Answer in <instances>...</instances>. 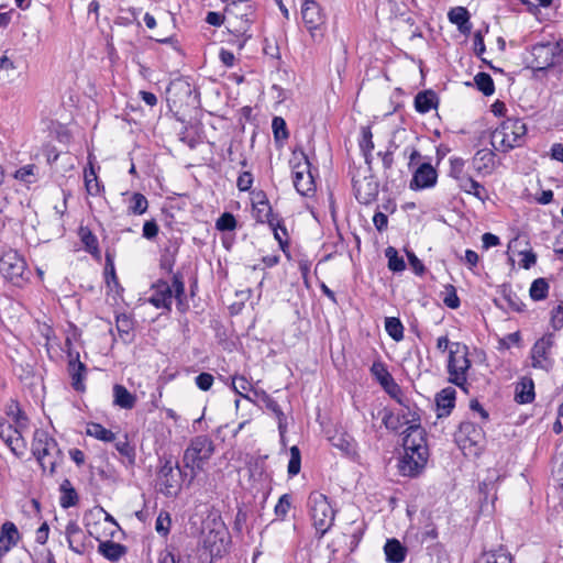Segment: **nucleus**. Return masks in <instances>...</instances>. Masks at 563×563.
<instances>
[{"mask_svg":"<svg viewBox=\"0 0 563 563\" xmlns=\"http://www.w3.org/2000/svg\"><path fill=\"white\" fill-rule=\"evenodd\" d=\"M231 537L221 519H211L205 522L201 532L199 559L202 563H212L216 559L228 553Z\"/></svg>","mask_w":563,"mask_h":563,"instance_id":"nucleus-1","label":"nucleus"},{"mask_svg":"<svg viewBox=\"0 0 563 563\" xmlns=\"http://www.w3.org/2000/svg\"><path fill=\"white\" fill-rule=\"evenodd\" d=\"M253 15V7L247 0L232 1L225 7L222 19L228 31L236 37L234 43L239 49H242L251 37L249 31Z\"/></svg>","mask_w":563,"mask_h":563,"instance_id":"nucleus-2","label":"nucleus"},{"mask_svg":"<svg viewBox=\"0 0 563 563\" xmlns=\"http://www.w3.org/2000/svg\"><path fill=\"white\" fill-rule=\"evenodd\" d=\"M404 455L399 461V471L405 476H415L423 468L428 459L423 430L416 429L413 434H406L402 440Z\"/></svg>","mask_w":563,"mask_h":563,"instance_id":"nucleus-3","label":"nucleus"},{"mask_svg":"<svg viewBox=\"0 0 563 563\" xmlns=\"http://www.w3.org/2000/svg\"><path fill=\"white\" fill-rule=\"evenodd\" d=\"M8 415L12 421L0 422V438L15 456L21 457L27 448L23 433L27 430L29 420L18 405H11Z\"/></svg>","mask_w":563,"mask_h":563,"instance_id":"nucleus-4","label":"nucleus"},{"mask_svg":"<svg viewBox=\"0 0 563 563\" xmlns=\"http://www.w3.org/2000/svg\"><path fill=\"white\" fill-rule=\"evenodd\" d=\"M32 452L42 470L49 475L55 473L56 466L63 460L57 442L44 430H36L34 432Z\"/></svg>","mask_w":563,"mask_h":563,"instance_id":"nucleus-5","label":"nucleus"},{"mask_svg":"<svg viewBox=\"0 0 563 563\" xmlns=\"http://www.w3.org/2000/svg\"><path fill=\"white\" fill-rule=\"evenodd\" d=\"M526 123L518 118H508L492 134V145L495 150L507 152L520 146L526 137Z\"/></svg>","mask_w":563,"mask_h":563,"instance_id":"nucleus-6","label":"nucleus"},{"mask_svg":"<svg viewBox=\"0 0 563 563\" xmlns=\"http://www.w3.org/2000/svg\"><path fill=\"white\" fill-rule=\"evenodd\" d=\"M185 285L179 277L174 276L173 283L168 284L164 280H158L153 285V292L150 302L156 308H164L170 310L173 298L177 300L178 309L184 312L187 309V303L184 301Z\"/></svg>","mask_w":563,"mask_h":563,"instance_id":"nucleus-7","label":"nucleus"},{"mask_svg":"<svg viewBox=\"0 0 563 563\" xmlns=\"http://www.w3.org/2000/svg\"><path fill=\"white\" fill-rule=\"evenodd\" d=\"M214 452L213 442L205 435H199L190 441L184 452V467L190 470L191 477H196L203 471L206 463Z\"/></svg>","mask_w":563,"mask_h":563,"instance_id":"nucleus-8","label":"nucleus"},{"mask_svg":"<svg viewBox=\"0 0 563 563\" xmlns=\"http://www.w3.org/2000/svg\"><path fill=\"white\" fill-rule=\"evenodd\" d=\"M470 367L468 347L460 342L451 343L448 361L449 380L465 389Z\"/></svg>","mask_w":563,"mask_h":563,"instance_id":"nucleus-9","label":"nucleus"},{"mask_svg":"<svg viewBox=\"0 0 563 563\" xmlns=\"http://www.w3.org/2000/svg\"><path fill=\"white\" fill-rule=\"evenodd\" d=\"M310 517L317 533L322 537L334 521V510L328 497L319 492L310 494L308 499Z\"/></svg>","mask_w":563,"mask_h":563,"instance_id":"nucleus-10","label":"nucleus"},{"mask_svg":"<svg viewBox=\"0 0 563 563\" xmlns=\"http://www.w3.org/2000/svg\"><path fill=\"white\" fill-rule=\"evenodd\" d=\"M399 406L400 408L396 412L385 410L383 423L393 431H398L404 426H407L405 435L413 434L416 429H421L418 408L411 402Z\"/></svg>","mask_w":563,"mask_h":563,"instance_id":"nucleus-11","label":"nucleus"},{"mask_svg":"<svg viewBox=\"0 0 563 563\" xmlns=\"http://www.w3.org/2000/svg\"><path fill=\"white\" fill-rule=\"evenodd\" d=\"M302 22L314 42L323 38L327 15L316 0H302L300 10Z\"/></svg>","mask_w":563,"mask_h":563,"instance_id":"nucleus-12","label":"nucleus"},{"mask_svg":"<svg viewBox=\"0 0 563 563\" xmlns=\"http://www.w3.org/2000/svg\"><path fill=\"white\" fill-rule=\"evenodd\" d=\"M292 179L296 190L302 196H310L314 192L316 185L310 170V163L303 152L295 153Z\"/></svg>","mask_w":563,"mask_h":563,"instance_id":"nucleus-13","label":"nucleus"},{"mask_svg":"<svg viewBox=\"0 0 563 563\" xmlns=\"http://www.w3.org/2000/svg\"><path fill=\"white\" fill-rule=\"evenodd\" d=\"M531 67L544 70L563 62V49L555 43L537 44L531 51Z\"/></svg>","mask_w":563,"mask_h":563,"instance_id":"nucleus-14","label":"nucleus"},{"mask_svg":"<svg viewBox=\"0 0 563 563\" xmlns=\"http://www.w3.org/2000/svg\"><path fill=\"white\" fill-rule=\"evenodd\" d=\"M157 485L159 492L166 496H174L180 489V470L170 460H165L162 464L157 475Z\"/></svg>","mask_w":563,"mask_h":563,"instance_id":"nucleus-15","label":"nucleus"},{"mask_svg":"<svg viewBox=\"0 0 563 563\" xmlns=\"http://www.w3.org/2000/svg\"><path fill=\"white\" fill-rule=\"evenodd\" d=\"M554 344L553 336L547 334L538 340L531 349V361L534 368L549 371L552 367L550 351Z\"/></svg>","mask_w":563,"mask_h":563,"instance_id":"nucleus-16","label":"nucleus"},{"mask_svg":"<svg viewBox=\"0 0 563 563\" xmlns=\"http://www.w3.org/2000/svg\"><path fill=\"white\" fill-rule=\"evenodd\" d=\"M25 271L24 260L14 251H9L0 258V272L10 280L22 277Z\"/></svg>","mask_w":563,"mask_h":563,"instance_id":"nucleus-17","label":"nucleus"},{"mask_svg":"<svg viewBox=\"0 0 563 563\" xmlns=\"http://www.w3.org/2000/svg\"><path fill=\"white\" fill-rule=\"evenodd\" d=\"M356 199L364 205L371 203L378 194V185L372 176H364L353 180Z\"/></svg>","mask_w":563,"mask_h":563,"instance_id":"nucleus-18","label":"nucleus"},{"mask_svg":"<svg viewBox=\"0 0 563 563\" xmlns=\"http://www.w3.org/2000/svg\"><path fill=\"white\" fill-rule=\"evenodd\" d=\"M437 170L429 163H423L413 173L409 186L413 190L431 188L437 184Z\"/></svg>","mask_w":563,"mask_h":563,"instance_id":"nucleus-19","label":"nucleus"},{"mask_svg":"<svg viewBox=\"0 0 563 563\" xmlns=\"http://www.w3.org/2000/svg\"><path fill=\"white\" fill-rule=\"evenodd\" d=\"M20 540V533L13 522L7 521L2 525L0 534V556L8 553Z\"/></svg>","mask_w":563,"mask_h":563,"instance_id":"nucleus-20","label":"nucleus"},{"mask_svg":"<svg viewBox=\"0 0 563 563\" xmlns=\"http://www.w3.org/2000/svg\"><path fill=\"white\" fill-rule=\"evenodd\" d=\"M472 164L478 174L488 175L495 168V154L487 148L479 150L475 153Z\"/></svg>","mask_w":563,"mask_h":563,"instance_id":"nucleus-21","label":"nucleus"},{"mask_svg":"<svg viewBox=\"0 0 563 563\" xmlns=\"http://www.w3.org/2000/svg\"><path fill=\"white\" fill-rule=\"evenodd\" d=\"M254 217L258 222L267 223L268 225H277L278 218L273 214L272 207L268 201L263 197L253 206Z\"/></svg>","mask_w":563,"mask_h":563,"instance_id":"nucleus-22","label":"nucleus"},{"mask_svg":"<svg viewBox=\"0 0 563 563\" xmlns=\"http://www.w3.org/2000/svg\"><path fill=\"white\" fill-rule=\"evenodd\" d=\"M384 552L388 563H401L406 559L407 549L397 540H387Z\"/></svg>","mask_w":563,"mask_h":563,"instance_id":"nucleus-23","label":"nucleus"},{"mask_svg":"<svg viewBox=\"0 0 563 563\" xmlns=\"http://www.w3.org/2000/svg\"><path fill=\"white\" fill-rule=\"evenodd\" d=\"M515 399L519 404H528L534 399V383L529 377H522L516 385Z\"/></svg>","mask_w":563,"mask_h":563,"instance_id":"nucleus-24","label":"nucleus"},{"mask_svg":"<svg viewBox=\"0 0 563 563\" xmlns=\"http://www.w3.org/2000/svg\"><path fill=\"white\" fill-rule=\"evenodd\" d=\"M457 185L461 190L468 195H473L477 199L484 201L486 198V190L485 188L475 179H473L467 174L463 177H460L457 180Z\"/></svg>","mask_w":563,"mask_h":563,"instance_id":"nucleus-25","label":"nucleus"},{"mask_svg":"<svg viewBox=\"0 0 563 563\" xmlns=\"http://www.w3.org/2000/svg\"><path fill=\"white\" fill-rule=\"evenodd\" d=\"M136 397L123 385L113 386V404L123 409H132L135 406Z\"/></svg>","mask_w":563,"mask_h":563,"instance_id":"nucleus-26","label":"nucleus"},{"mask_svg":"<svg viewBox=\"0 0 563 563\" xmlns=\"http://www.w3.org/2000/svg\"><path fill=\"white\" fill-rule=\"evenodd\" d=\"M451 23L455 24L462 33H467L471 30L468 11L463 7H455L448 13Z\"/></svg>","mask_w":563,"mask_h":563,"instance_id":"nucleus-27","label":"nucleus"},{"mask_svg":"<svg viewBox=\"0 0 563 563\" xmlns=\"http://www.w3.org/2000/svg\"><path fill=\"white\" fill-rule=\"evenodd\" d=\"M98 551L108 560L118 561L125 554L126 549L124 545L120 543H115L112 541H102L99 543Z\"/></svg>","mask_w":563,"mask_h":563,"instance_id":"nucleus-28","label":"nucleus"},{"mask_svg":"<svg viewBox=\"0 0 563 563\" xmlns=\"http://www.w3.org/2000/svg\"><path fill=\"white\" fill-rule=\"evenodd\" d=\"M60 498L59 504L63 508L67 509L74 507L78 503V495L73 487L69 479H64L60 484Z\"/></svg>","mask_w":563,"mask_h":563,"instance_id":"nucleus-29","label":"nucleus"},{"mask_svg":"<svg viewBox=\"0 0 563 563\" xmlns=\"http://www.w3.org/2000/svg\"><path fill=\"white\" fill-rule=\"evenodd\" d=\"M454 391L451 389H443L437 396L438 417L448 416L454 407Z\"/></svg>","mask_w":563,"mask_h":563,"instance_id":"nucleus-30","label":"nucleus"},{"mask_svg":"<svg viewBox=\"0 0 563 563\" xmlns=\"http://www.w3.org/2000/svg\"><path fill=\"white\" fill-rule=\"evenodd\" d=\"M255 395L265 404L266 408L269 409L276 416L278 420V428L280 433L285 431V416L278 404L272 399L265 391H255Z\"/></svg>","mask_w":563,"mask_h":563,"instance_id":"nucleus-31","label":"nucleus"},{"mask_svg":"<svg viewBox=\"0 0 563 563\" xmlns=\"http://www.w3.org/2000/svg\"><path fill=\"white\" fill-rule=\"evenodd\" d=\"M475 563H512L511 555L504 549L484 552Z\"/></svg>","mask_w":563,"mask_h":563,"instance_id":"nucleus-32","label":"nucleus"},{"mask_svg":"<svg viewBox=\"0 0 563 563\" xmlns=\"http://www.w3.org/2000/svg\"><path fill=\"white\" fill-rule=\"evenodd\" d=\"M85 369H86L85 365L79 361H71L69 363V373L71 376V385L78 391H82L85 389V385H84Z\"/></svg>","mask_w":563,"mask_h":563,"instance_id":"nucleus-33","label":"nucleus"},{"mask_svg":"<svg viewBox=\"0 0 563 563\" xmlns=\"http://www.w3.org/2000/svg\"><path fill=\"white\" fill-rule=\"evenodd\" d=\"M68 545L76 553H81L82 545L78 542L77 537L81 534V529L76 521H69L65 528Z\"/></svg>","mask_w":563,"mask_h":563,"instance_id":"nucleus-34","label":"nucleus"},{"mask_svg":"<svg viewBox=\"0 0 563 563\" xmlns=\"http://www.w3.org/2000/svg\"><path fill=\"white\" fill-rule=\"evenodd\" d=\"M86 433L89 437L96 438L103 442H112L115 439V435L111 430H108L103 426L95 422L87 424Z\"/></svg>","mask_w":563,"mask_h":563,"instance_id":"nucleus-35","label":"nucleus"},{"mask_svg":"<svg viewBox=\"0 0 563 563\" xmlns=\"http://www.w3.org/2000/svg\"><path fill=\"white\" fill-rule=\"evenodd\" d=\"M385 330L397 342L404 339V325L398 318H386Z\"/></svg>","mask_w":563,"mask_h":563,"instance_id":"nucleus-36","label":"nucleus"},{"mask_svg":"<svg viewBox=\"0 0 563 563\" xmlns=\"http://www.w3.org/2000/svg\"><path fill=\"white\" fill-rule=\"evenodd\" d=\"M85 187L90 196H97L100 194L101 187L98 181L97 174L93 167L90 165L89 169H85Z\"/></svg>","mask_w":563,"mask_h":563,"instance_id":"nucleus-37","label":"nucleus"},{"mask_svg":"<svg viewBox=\"0 0 563 563\" xmlns=\"http://www.w3.org/2000/svg\"><path fill=\"white\" fill-rule=\"evenodd\" d=\"M385 256L388 260V268L393 272H402L405 269V262L402 257L398 256V252L395 247H387L385 250Z\"/></svg>","mask_w":563,"mask_h":563,"instance_id":"nucleus-38","label":"nucleus"},{"mask_svg":"<svg viewBox=\"0 0 563 563\" xmlns=\"http://www.w3.org/2000/svg\"><path fill=\"white\" fill-rule=\"evenodd\" d=\"M549 284L544 278L533 280L530 287V297L533 300H542L548 296Z\"/></svg>","mask_w":563,"mask_h":563,"instance_id":"nucleus-39","label":"nucleus"},{"mask_svg":"<svg viewBox=\"0 0 563 563\" xmlns=\"http://www.w3.org/2000/svg\"><path fill=\"white\" fill-rule=\"evenodd\" d=\"M383 388L385 389V391L391 397L394 398L399 405H406L409 401V399H407L402 391H401V388L399 387V385L395 382V379H390L389 382H385V385L383 386Z\"/></svg>","mask_w":563,"mask_h":563,"instance_id":"nucleus-40","label":"nucleus"},{"mask_svg":"<svg viewBox=\"0 0 563 563\" xmlns=\"http://www.w3.org/2000/svg\"><path fill=\"white\" fill-rule=\"evenodd\" d=\"M434 96L430 92H420L417 95L415 99V106L417 111L421 113H426L430 111L434 103H433Z\"/></svg>","mask_w":563,"mask_h":563,"instance_id":"nucleus-41","label":"nucleus"},{"mask_svg":"<svg viewBox=\"0 0 563 563\" xmlns=\"http://www.w3.org/2000/svg\"><path fill=\"white\" fill-rule=\"evenodd\" d=\"M147 199L139 192H135L131 197L129 210L134 214H143L147 210Z\"/></svg>","mask_w":563,"mask_h":563,"instance_id":"nucleus-42","label":"nucleus"},{"mask_svg":"<svg viewBox=\"0 0 563 563\" xmlns=\"http://www.w3.org/2000/svg\"><path fill=\"white\" fill-rule=\"evenodd\" d=\"M475 82L478 89L486 96H489L494 92V81L488 74L479 73L475 76Z\"/></svg>","mask_w":563,"mask_h":563,"instance_id":"nucleus-43","label":"nucleus"},{"mask_svg":"<svg viewBox=\"0 0 563 563\" xmlns=\"http://www.w3.org/2000/svg\"><path fill=\"white\" fill-rule=\"evenodd\" d=\"M289 452H290V460L288 463V474L290 476H295L300 472V466H301L300 451L296 445H294L290 448Z\"/></svg>","mask_w":563,"mask_h":563,"instance_id":"nucleus-44","label":"nucleus"},{"mask_svg":"<svg viewBox=\"0 0 563 563\" xmlns=\"http://www.w3.org/2000/svg\"><path fill=\"white\" fill-rule=\"evenodd\" d=\"M372 139H373V134H372L369 128H367V126L362 128V139L360 141V147H361L366 159L368 158V155L371 154V152L374 148V143H373Z\"/></svg>","mask_w":563,"mask_h":563,"instance_id":"nucleus-45","label":"nucleus"},{"mask_svg":"<svg viewBox=\"0 0 563 563\" xmlns=\"http://www.w3.org/2000/svg\"><path fill=\"white\" fill-rule=\"evenodd\" d=\"M232 387L236 394L250 399L246 393L251 390V383L244 376H234L232 378Z\"/></svg>","mask_w":563,"mask_h":563,"instance_id":"nucleus-46","label":"nucleus"},{"mask_svg":"<svg viewBox=\"0 0 563 563\" xmlns=\"http://www.w3.org/2000/svg\"><path fill=\"white\" fill-rule=\"evenodd\" d=\"M464 159L460 157H454L450 159V176L454 178L456 181L460 179V177H463L466 175L464 172Z\"/></svg>","mask_w":563,"mask_h":563,"instance_id":"nucleus-47","label":"nucleus"},{"mask_svg":"<svg viewBox=\"0 0 563 563\" xmlns=\"http://www.w3.org/2000/svg\"><path fill=\"white\" fill-rule=\"evenodd\" d=\"M371 372L382 386L385 385V382H389L390 379H393V376L388 373V371L382 363H374L372 365Z\"/></svg>","mask_w":563,"mask_h":563,"instance_id":"nucleus-48","label":"nucleus"},{"mask_svg":"<svg viewBox=\"0 0 563 563\" xmlns=\"http://www.w3.org/2000/svg\"><path fill=\"white\" fill-rule=\"evenodd\" d=\"M216 227L220 231H231L234 230L236 227V221L233 214L231 213H223L216 223Z\"/></svg>","mask_w":563,"mask_h":563,"instance_id":"nucleus-49","label":"nucleus"},{"mask_svg":"<svg viewBox=\"0 0 563 563\" xmlns=\"http://www.w3.org/2000/svg\"><path fill=\"white\" fill-rule=\"evenodd\" d=\"M274 232L275 239L278 241L280 247L284 250L288 245L287 230L280 224V220H277V225H269Z\"/></svg>","mask_w":563,"mask_h":563,"instance_id":"nucleus-50","label":"nucleus"},{"mask_svg":"<svg viewBox=\"0 0 563 563\" xmlns=\"http://www.w3.org/2000/svg\"><path fill=\"white\" fill-rule=\"evenodd\" d=\"M170 528V517L167 512H161L156 519L155 529L158 533L166 536Z\"/></svg>","mask_w":563,"mask_h":563,"instance_id":"nucleus-51","label":"nucleus"},{"mask_svg":"<svg viewBox=\"0 0 563 563\" xmlns=\"http://www.w3.org/2000/svg\"><path fill=\"white\" fill-rule=\"evenodd\" d=\"M272 128L277 140L286 139L288 136L286 122L283 118L275 117L272 122Z\"/></svg>","mask_w":563,"mask_h":563,"instance_id":"nucleus-52","label":"nucleus"},{"mask_svg":"<svg viewBox=\"0 0 563 563\" xmlns=\"http://www.w3.org/2000/svg\"><path fill=\"white\" fill-rule=\"evenodd\" d=\"M81 241L86 246V250L90 253H96L98 251V242L96 236L90 231L81 230Z\"/></svg>","mask_w":563,"mask_h":563,"instance_id":"nucleus-53","label":"nucleus"},{"mask_svg":"<svg viewBox=\"0 0 563 563\" xmlns=\"http://www.w3.org/2000/svg\"><path fill=\"white\" fill-rule=\"evenodd\" d=\"M290 509V497L289 495L285 494L283 495L277 505L275 506V514L276 516L284 518Z\"/></svg>","mask_w":563,"mask_h":563,"instance_id":"nucleus-54","label":"nucleus"},{"mask_svg":"<svg viewBox=\"0 0 563 563\" xmlns=\"http://www.w3.org/2000/svg\"><path fill=\"white\" fill-rule=\"evenodd\" d=\"M443 302L451 309H456L460 306V299L453 286L450 285L446 287V292L445 297L443 298Z\"/></svg>","mask_w":563,"mask_h":563,"instance_id":"nucleus-55","label":"nucleus"},{"mask_svg":"<svg viewBox=\"0 0 563 563\" xmlns=\"http://www.w3.org/2000/svg\"><path fill=\"white\" fill-rule=\"evenodd\" d=\"M213 376L209 373H201L196 377V385L203 391L209 390L213 384Z\"/></svg>","mask_w":563,"mask_h":563,"instance_id":"nucleus-56","label":"nucleus"},{"mask_svg":"<svg viewBox=\"0 0 563 563\" xmlns=\"http://www.w3.org/2000/svg\"><path fill=\"white\" fill-rule=\"evenodd\" d=\"M551 323L555 330L563 328V306H558L552 311Z\"/></svg>","mask_w":563,"mask_h":563,"instance_id":"nucleus-57","label":"nucleus"},{"mask_svg":"<svg viewBox=\"0 0 563 563\" xmlns=\"http://www.w3.org/2000/svg\"><path fill=\"white\" fill-rule=\"evenodd\" d=\"M253 184V177L250 173L245 172L243 173L242 175L239 176L238 178V188L241 190V191H246L251 188Z\"/></svg>","mask_w":563,"mask_h":563,"instance_id":"nucleus-58","label":"nucleus"},{"mask_svg":"<svg viewBox=\"0 0 563 563\" xmlns=\"http://www.w3.org/2000/svg\"><path fill=\"white\" fill-rule=\"evenodd\" d=\"M158 233V225L155 221H146L143 225V236L146 239H153Z\"/></svg>","mask_w":563,"mask_h":563,"instance_id":"nucleus-59","label":"nucleus"},{"mask_svg":"<svg viewBox=\"0 0 563 563\" xmlns=\"http://www.w3.org/2000/svg\"><path fill=\"white\" fill-rule=\"evenodd\" d=\"M49 528L46 522H43L35 532V541L40 544H45L48 539Z\"/></svg>","mask_w":563,"mask_h":563,"instance_id":"nucleus-60","label":"nucleus"},{"mask_svg":"<svg viewBox=\"0 0 563 563\" xmlns=\"http://www.w3.org/2000/svg\"><path fill=\"white\" fill-rule=\"evenodd\" d=\"M408 261L416 274L421 275L424 272V266L421 261L411 252L407 253Z\"/></svg>","mask_w":563,"mask_h":563,"instance_id":"nucleus-61","label":"nucleus"},{"mask_svg":"<svg viewBox=\"0 0 563 563\" xmlns=\"http://www.w3.org/2000/svg\"><path fill=\"white\" fill-rule=\"evenodd\" d=\"M15 65L11 57L8 55V51L0 55V70H13Z\"/></svg>","mask_w":563,"mask_h":563,"instance_id":"nucleus-62","label":"nucleus"},{"mask_svg":"<svg viewBox=\"0 0 563 563\" xmlns=\"http://www.w3.org/2000/svg\"><path fill=\"white\" fill-rule=\"evenodd\" d=\"M482 241H483V246L485 249H489L492 246H497L500 243L499 238L493 233L483 234Z\"/></svg>","mask_w":563,"mask_h":563,"instance_id":"nucleus-63","label":"nucleus"},{"mask_svg":"<svg viewBox=\"0 0 563 563\" xmlns=\"http://www.w3.org/2000/svg\"><path fill=\"white\" fill-rule=\"evenodd\" d=\"M474 51L477 56H482L485 52L484 38L481 32L474 34Z\"/></svg>","mask_w":563,"mask_h":563,"instance_id":"nucleus-64","label":"nucleus"}]
</instances>
